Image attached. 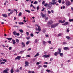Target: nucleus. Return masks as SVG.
<instances>
[{
	"label": "nucleus",
	"mask_w": 73,
	"mask_h": 73,
	"mask_svg": "<svg viewBox=\"0 0 73 73\" xmlns=\"http://www.w3.org/2000/svg\"><path fill=\"white\" fill-rule=\"evenodd\" d=\"M56 0H52V2H50L49 3V4H48V5H47V7H50V6H51L52 5H50V4H52V5H54V4H56V3H57V1H56ZM56 2H55L56 1Z\"/></svg>",
	"instance_id": "f257e3e1"
},
{
	"label": "nucleus",
	"mask_w": 73,
	"mask_h": 73,
	"mask_svg": "<svg viewBox=\"0 0 73 73\" xmlns=\"http://www.w3.org/2000/svg\"><path fill=\"white\" fill-rule=\"evenodd\" d=\"M53 23V21H49L48 22V23H47V25L49 26V25H51Z\"/></svg>",
	"instance_id": "f03ea898"
},
{
	"label": "nucleus",
	"mask_w": 73,
	"mask_h": 73,
	"mask_svg": "<svg viewBox=\"0 0 73 73\" xmlns=\"http://www.w3.org/2000/svg\"><path fill=\"white\" fill-rule=\"evenodd\" d=\"M13 33L15 36H19V35H20L19 33H17L15 31L13 32Z\"/></svg>",
	"instance_id": "7ed1b4c3"
},
{
	"label": "nucleus",
	"mask_w": 73,
	"mask_h": 73,
	"mask_svg": "<svg viewBox=\"0 0 73 73\" xmlns=\"http://www.w3.org/2000/svg\"><path fill=\"white\" fill-rule=\"evenodd\" d=\"M9 71V69L8 68H7L5 70H3V73H8V72Z\"/></svg>",
	"instance_id": "20e7f679"
},
{
	"label": "nucleus",
	"mask_w": 73,
	"mask_h": 73,
	"mask_svg": "<svg viewBox=\"0 0 73 73\" xmlns=\"http://www.w3.org/2000/svg\"><path fill=\"white\" fill-rule=\"evenodd\" d=\"M58 25V23H57L55 25H51V27L53 28H55L56 27H57Z\"/></svg>",
	"instance_id": "39448f33"
},
{
	"label": "nucleus",
	"mask_w": 73,
	"mask_h": 73,
	"mask_svg": "<svg viewBox=\"0 0 73 73\" xmlns=\"http://www.w3.org/2000/svg\"><path fill=\"white\" fill-rule=\"evenodd\" d=\"M25 64H26L25 65V67H27V66H29V62L27 61H25Z\"/></svg>",
	"instance_id": "423d86ee"
},
{
	"label": "nucleus",
	"mask_w": 73,
	"mask_h": 73,
	"mask_svg": "<svg viewBox=\"0 0 73 73\" xmlns=\"http://www.w3.org/2000/svg\"><path fill=\"white\" fill-rule=\"evenodd\" d=\"M59 23H61V24H63L64 23H65V20H63L62 21V20H60L58 21Z\"/></svg>",
	"instance_id": "0eeeda50"
},
{
	"label": "nucleus",
	"mask_w": 73,
	"mask_h": 73,
	"mask_svg": "<svg viewBox=\"0 0 73 73\" xmlns=\"http://www.w3.org/2000/svg\"><path fill=\"white\" fill-rule=\"evenodd\" d=\"M49 55H46V54H45L43 55L42 56V57H44V58L45 57V58H47L48 57H49Z\"/></svg>",
	"instance_id": "6e6552de"
},
{
	"label": "nucleus",
	"mask_w": 73,
	"mask_h": 73,
	"mask_svg": "<svg viewBox=\"0 0 73 73\" xmlns=\"http://www.w3.org/2000/svg\"><path fill=\"white\" fill-rule=\"evenodd\" d=\"M40 15L43 18L45 17H46L45 15L43 14V13H41Z\"/></svg>",
	"instance_id": "1a4fd4ad"
},
{
	"label": "nucleus",
	"mask_w": 73,
	"mask_h": 73,
	"mask_svg": "<svg viewBox=\"0 0 73 73\" xmlns=\"http://www.w3.org/2000/svg\"><path fill=\"white\" fill-rule=\"evenodd\" d=\"M13 10H12L10 12V13H9L8 14V16H10L12 14V13H13Z\"/></svg>",
	"instance_id": "9d476101"
},
{
	"label": "nucleus",
	"mask_w": 73,
	"mask_h": 73,
	"mask_svg": "<svg viewBox=\"0 0 73 73\" xmlns=\"http://www.w3.org/2000/svg\"><path fill=\"white\" fill-rule=\"evenodd\" d=\"M21 58V56H18L15 58V60H20Z\"/></svg>",
	"instance_id": "9b49d317"
},
{
	"label": "nucleus",
	"mask_w": 73,
	"mask_h": 73,
	"mask_svg": "<svg viewBox=\"0 0 73 73\" xmlns=\"http://www.w3.org/2000/svg\"><path fill=\"white\" fill-rule=\"evenodd\" d=\"M61 48H58V54H59L60 53H61Z\"/></svg>",
	"instance_id": "f8f14e48"
},
{
	"label": "nucleus",
	"mask_w": 73,
	"mask_h": 73,
	"mask_svg": "<svg viewBox=\"0 0 73 73\" xmlns=\"http://www.w3.org/2000/svg\"><path fill=\"white\" fill-rule=\"evenodd\" d=\"M2 16H3V17H5V18L7 17V14H2Z\"/></svg>",
	"instance_id": "ddd939ff"
},
{
	"label": "nucleus",
	"mask_w": 73,
	"mask_h": 73,
	"mask_svg": "<svg viewBox=\"0 0 73 73\" xmlns=\"http://www.w3.org/2000/svg\"><path fill=\"white\" fill-rule=\"evenodd\" d=\"M21 44L22 48H24V47H25V44L24 43V42H22L21 43Z\"/></svg>",
	"instance_id": "4468645a"
},
{
	"label": "nucleus",
	"mask_w": 73,
	"mask_h": 73,
	"mask_svg": "<svg viewBox=\"0 0 73 73\" xmlns=\"http://www.w3.org/2000/svg\"><path fill=\"white\" fill-rule=\"evenodd\" d=\"M70 3L69 1H67L66 2V5H70Z\"/></svg>",
	"instance_id": "2eb2a0df"
},
{
	"label": "nucleus",
	"mask_w": 73,
	"mask_h": 73,
	"mask_svg": "<svg viewBox=\"0 0 73 73\" xmlns=\"http://www.w3.org/2000/svg\"><path fill=\"white\" fill-rule=\"evenodd\" d=\"M6 39H7V40H8L9 41H11V40H12V38H7Z\"/></svg>",
	"instance_id": "dca6fc26"
},
{
	"label": "nucleus",
	"mask_w": 73,
	"mask_h": 73,
	"mask_svg": "<svg viewBox=\"0 0 73 73\" xmlns=\"http://www.w3.org/2000/svg\"><path fill=\"white\" fill-rule=\"evenodd\" d=\"M38 29L37 30H38V32H40V31H41V29L40 28V26H38Z\"/></svg>",
	"instance_id": "f3484780"
},
{
	"label": "nucleus",
	"mask_w": 73,
	"mask_h": 73,
	"mask_svg": "<svg viewBox=\"0 0 73 73\" xmlns=\"http://www.w3.org/2000/svg\"><path fill=\"white\" fill-rule=\"evenodd\" d=\"M12 41L13 42V44H14V45H15V44H16V41H15V40L13 39L12 40Z\"/></svg>",
	"instance_id": "a211bd4d"
},
{
	"label": "nucleus",
	"mask_w": 73,
	"mask_h": 73,
	"mask_svg": "<svg viewBox=\"0 0 73 73\" xmlns=\"http://www.w3.org/2000/svg\"><path fill=\"white\" fill-rule=\"evenodd\" d=\"M69 49V48H68V47H65L64 48V49L65 50H67L68 49Z\"/></svg>",
	"instance_id": "6ab92c4d"
},
{
	"label": "nucleus",
	"mask_w": 73,
	"mask_h": 73,
	"mask_svg": "<svg viewBox=\"0 0 73 73\" xmlns=\"http://www.w3.org/2000/svg\"><path fill=\"white\" fill-rule=\"evenodd\" d=\"M60 54V56L61 57H63V56H64V54H63L62 53H60V54Z\"/></svg>",
	"instance_id": "aec40b11"
},
{
	"label": "nucleus",
	"mask_w": 73,
	"mask_h": 73,
	"mask_svg": "<svg viewBox=\"0 0 73 73\" xmlns=\"http://www.w3.org/2000/svg\"><path fill=\"white\" fill-rule=\"evenodd\" d=\"M67 24H68V22H65V23L63 24H62V25H67Z\"/></svg>",
	"instance_id": "412c9836"
},
{
	"label": "nucleus",
	"mask_w": 73,
	"mask_h": 73,
	"mask_svg": "<svg viewBox=\"0 0 73 73\" xmlns=\"http://www.w3.org/2000/svg\"><path fill=\"white\" fill-rule=\"evenodd\" d=\"M15 41L16 42H17V43H19V42H20V41L19 40V39H16L15 40Z\"/></svg>",
	"instance_id": "4be33fe9"
},
{
	"label": "nucleus",
	"mask_w": 73,
	"mask_h": 73,
	"mask_svg": "<svg viewBox=\"0 0 73 73\" xmlns=\"http://www.w3.org/2000/svg\"><path fill=\"white\" fill-rule=\"evenodd\" d=\"M42 43H43V44L44 45H45V44H46V42L45 41L43 40V41Z\"/></svg>",
	"instance_id": "5701e85b"
},
{
	"label": "nucleus",
	"mask_w": 73,
	"mask_h": 73,
	"mask_svg": "<svg viewBox=\"0 0 73 73\" xmlns=\"http://www.w3.org/2000/svg\"><path fill=\"white\" fill-rule=\"evenodd\" d=\"M30 42V41L29 40H28L26 43V45H28L29 43Z\"/></svg>",
	"instance_id": "b1692460"
},
{
	"label": "nucleus",
	"mask_w": 73,
	"mask_h": 73,
	"mask_svg": "<svg viewBox=\"0 0 73 73\" xmlns=\"http://www.w3.org/2000/svg\"><path fill=\"white\" fill-rule=\"evenodd\" d=\"M22 15V13H21V12H20L19 13V14L18 15V16H19V17H20Z\"/></svg>",
	"instance_id": "393cba45"
},
{
	"label": "nucleus",
	"mask_w": 73,
	"mask_h": 73,
	"mask_svg": "<svg viewBox=\"0 0 73 73\" xmlns=\"http://www.w3.org/2000/svg\"><path fill=\"white\" fill-rule=\"evenodd\" d=\"M58 52H56L54 54V56H57L58 55Z\"/></svg>",
	"instance_id": "a878e982"
},
{
	"label": "nucleus",
	"mask_w": 73,
	"mask_h": 73,
	"mask_svg": "<svg viewBox=\"0 0 73 73\" xmlns=\"http://www.w3.org/2000/svg\"><path fill=\"white\" fill-rule=\"evenodd\" d=\"M14 71H13V68H12L11 70V73H13Z\"/></svg>",
	"instance_id": "bb28decb"
},
{
	"label": "nucleus",
	"mask_w": 73,
	"mask_h": 73,
	"mask_svg": "<svg viewBox=\"0 0 73 73\" xmlns=\"http://www.w3.org/2000/svg\"><path fill=\"white\" fill-rule=\"evenodd\" d=\"M66 38H67L68 39H69L70 40V37L69 36H66Z\"/></svg>",
	"instance_id": "cd10ccee"
},
{
	"label": "nucleus",
	"mask_w": 73,
	"mask_h": 73,
	"mask_svg": "<svg viewBox=\"0 0 73 73\" xmlns=\"http://www.w3.org/2000/svg\"><path fill=\"white\" fill-rule=\"evenodd\" d=\"M69 21L70 22H73V19H69Z\"/></svg>",
	"instance_id": "c85d7f7f"
},
{
	"label": "nucleus",
	"mask_w": 73,
	"mask_h": 73,
	"mask_svg": "<svg viewBox=\"0 0 73 73\" xmlns=\"http://www.w3.org/2000/svg\"><path fill=\"white\" fill-rule=\"evenodd\" d=\"M38 2H37V1H35L34 2L33 4H38Z\"/></svg>",
	"instance_id": "c756f323"
},
{
	"label": "nucleus",
	"mask_w": 73,
	"mask_h": 73,
	"mask_svg": "<svg viewBox=\"0 0 73 73\" xmlns=\"http://www.w3.org/2000/svg\"><path fill=\"white\" fill-rule=\"evenodd\" d=\"M39 55V54L38 53H37L34 56V57H37V56H38Z\"/></svg>",
	"instance_id": "7c9ffc66"
},
{
	"label": "nucleus",
	"mask_w": 73,
	"mask_h": 73,
	"mask_svg": "<svg viewBox=\"0 0 73 73\" xmlns=\"http://www.w3.org/2000/svg\"><path fill=\"white\" fill-rule=\"evenodd\" d=\"M19 31L21 33H23V30L22 29H21L19 30Z\"/></svg>",
	"instance_id": "2f4dec72"
},
{
	"label": "nucleus",
	"mask_w": 73,
	"mask_h": 73,
	"mask_svg": "<svg viewBox=\"0 0 73 73\" xmlns=\"http://www.w3.org/2000/svg\"><path fill=\"white\" fill-rule=\"evenodd\" d=\"M25 11L26 12H28V13H30V12H31V11H30L29 10H25Z\"/></svg>",
	"instance_id": "473e14b6"
},
{
	"label": "nucleus",
	"mask_w": 73,
	"mask_h": 73,
	"mask_svg": "<svg viewBox=\"0 0 73 73\" xmlns=\"http://www.w3.org/2000/svg\"><path fill=\"white\" fill-rule=\"evenodd\" d=\"M48 3H46L45 5H44V6H45V7H47L48 6Z\"/></svg>",
	"instance_id": "72a5a7b5"
},
{
	"label": "nucleus",
	"mask_w": 73,
	"mask_h": 73,
	"mask_svg": "<svg viewBox=\"0 0 73 73\" xmlns=\"http://www.w3.org/2000/svg\"><path fill=\"white\" fill-rule=\"evenodd\" d=\"M45 3V1H43L42 3V4L43 5H44Z\"/></svg>",
	"instance_id": "f704fd0d"
},
{
	"label": "nucleus",
	"mask_w": 73,
	"mask_h": 73,
	"mask_svg": "<svg viewBox=\"0 0 73 73\" xmlns=\"http://www.w3.org/2000/svg\"><path fill=\"white\" fill-rule=\"evenodd\" d=\"M2 61H5V62H6L7 61V60L5 59H3Z\"/></svg>",
	"instance_id": "c9c22d12"
},
{
	"label": "nucleus",
	"mask_w": 73,
	"mask_h": 73,
	"mask_svg": "<svg viewBox=\"0 0 73 73\" xmlns=\"http://www.w3.org/2000/svg\"><path fill=\"white\" fill-rule=\"evenodd\" d=\"M66 31L67 32H69V29H67Z\"/></svg>",
	"instance_id": "e433bc0d"
},
{
	"label": "nucleus",
	"mask_w": 73,
	"mask_h": 73,
	"mask_svg": "<svg viewBox=\"0 0 73 73\" xmlns=\"http://www.w3.org/2000/svg\"><path fill=\"white\" fill-rule=\"evenodd\" d=\"M53 58H51L50 59V61H53Z\"/></svg>",
	"instance_id": "4c0bfd02"
},
{
	"label": "nucleus",
	"mask_w": 73,
	"mask_h": 73,
	"mask_svg": "<svg viewBox=\"0 0 73 73\" xmlns=\"http://www.w3.org/2000/svg\"><path fill=\"white\" fill-rule=\"evenodd\" d=\"M31 37H33V36H34V35H33V33L31 34Z\"/></svg>",
	"instance_id": "58836bf2"
},
{
	"label": "nucleus",
	"mask_w": 73,
	"mask_h": 73,
	"mask_svg": "<svg viewBox=\"0 0 73 73\" xmlns=\"http://www.w3.org/2000/svg\"><path fill=\"white\" fill-rule=\"evenodd\" d=\"M40 9V8H39V6H38L37 8V10H38Z\"/></svg>",
	"instance_id": "ea45409f"
},
{
	"label": "nucleus",
	"mask_w": 73,
	"mask_h": 73,
	"mask_svg": "<svg viewBox=\"0 0 73 73\" xmlns=\"http://www.w3.org/2000/svg\"><path fill=\"white\" fill-rule=\"evenodd\" d=\"M26 57H31V56H30V55H27L26 56Z\"/></svg>",
	"instance_id": "a19ab883"
},
{
	"label": "nucleus",
	"mask_w": 73,
	"mask_h": 73,
	"mask_svg": "<svg viewBox=\"0 0 73 73\" xmlns=\"http://www.w3.org/2000/svg\"><path fill=\"white\" fill-rule=\"evenodd\" d=\"M48 17H46L45 18V20H48Z\"/></svg>",
	"instance_id": "79ce46f5"
},
{
	"label": "nucleus",
	"mask_w": 73,
	"mask_h": 73,
	"mask_svg": "<svg viewBox=\"0 0 73 73\" xmlns=\"http://www.w3.org/2000/svg\"><path fill=\"white\" fill-rule=\"evenodd\" d=\"M48 14H50V13H51V12L49 11H48Z\"/></svg>",
	"instance_id": "37998d69"
},
{
	"label": "nucleus",
	"mask_w": 73,
	"mask_h": 73,
	"mask_svg": "<svg viewBox=\"0 0 73 73\" xmlns=\"http://www.w3.org/2000/svg\"><path fill=\"white\" fill-rule=\"evenodd\" d=\"M5 64V62H2L1 63V64Z\"/></svg>",
	"instance_id": "c03bdc74"
},
{
	"label": "nucleus",
	"mask_w": 73,
	"mask_h": 73,
	"mask_svg": "<svg viewBox=\"0 0 73 73\" xmlns=\"http://www.w3.org/2000/svg\"><path fill=\"white\" fill-rule=\"evenodd\" d=\"M43 67L44 68H46V67H47V65H44L43 66Z\"/></svg>",
	"instance_id": "a18cd8bd"
},
{
	"label": "nucleus",
	"mask_w": 73,
	"mask_h": 73,
	"mask_svg": "<svg viewBox=\"0 0 73 73\" xmlns=\"http://www.w3.org/2000/svg\"><path fill=\"white\" fill-rule=\"evenodd\" d=\"M46 71L48 73H50V70H46Z\"/></svg>",
	"instance_id": "49530a36"
},
{
	"label": "nucleus",
	"mask_w": 73,
	"mask_h": 73,
	"mask_svg": "<svg viewBox=\"0 0 73 73\" xmlns=\"http://www.w3.org/2000/svg\"><path fill=\"white\" fill-rule=\"evenodd\" d=\"M14 27L15 28H16V27L18 28V27H19V26H17V25H15Z\"/></svg>",
	"instance_id": "de8ad7c7"
},
{
	"label": "nucleus",
	"mask_w": 73,
	"mask_h": 73,
	"mask_svg": "<svg viewBox=\"0 0 73 73\" xmlns=\"http://www.w3.org/2000/svg\"><path fill=\"white\" fill-rule=\"evenodd\" d=\"M58 3H61V0H59L58 1Z\"/></svg>",
	"instance_id": "09e8293b"
},
{
	"label": "nucleus",
	"mask_w": 73,
	"mask_h": 73,
	"mask_svg": "<svg viewBox=\"0 0 73 73\" xmlns=\"http://www.w3.org/2000/svg\"><path fill=\"white\" fill-rule=\"evenodd\" d=\"M42 32H43V33H45V32H46V30H43Z\"/></svg>",
	"instance_id": "8fccbe9b"
},
{
	"label": "nucleus",
	"mask_w": 73,
	"mask_h": 73,
	"mask_svg": "<svg viewBox=\"0 0 73 73\" xmlns=\"http://www.w3.org/2000/svg\"><path fill=\"white\" fill-rule=\"evenodd\" d=\"M52 7V5H51V6H49L48 7H47V8L48 9H50V7Z\"/></svg>",
	"instance_id": "3c124183"
},
{
	"label": "nucleus",
	"mask_w": 73,
	"mask_h": 73,
	"mask_svg": "<svg viewBox=\"0 0 73 73\" xmlns=\"http://www.w3.org/2000/svg\"><path fill=\"white\" fill-rule=\"evenodd\" d=\"M37 39H36L35 40V43H36V42H37Z\"/></svg>",
	"instance_id": "603ef678"
},
{
	"label": "nucleus",
	"mask_w": 73,
	"mask_h": 73,
	"mask_svg": "<svg viewBox=\"0 0 73 73\" xmlns=\"http://www.w3.org/2000/svg\"><path fill=\"white\" fill-rule=\"evenodd\" d=\"M42 66V65H39L38 68H41V67Z\"/></svg>",
	"instance_id": "864d4df0"
},
{
	"label": "nucleus",
	"mask_w": 73,
	"mask_h": 73,
	"mask_svg": "<svg viewBox=\"0 0 73 73\" xmlns=\"http://www.w3.org/2000/svg\"><path fill=\"white\" fill-rule=\"evenodd\" d=\"M20 72V71H19V69H17V70L16 72Z\"/></svg>",
	"instance_id": "5fc2aeb1"
},
{
	"label": "nucleus",
	"mask_w": 73,
	"mask_h": 73,
	"mask_svg": "<svg viewBox=\"0 0 73 73\" xmlns=\"http://www.w3.org/2000/svg\"><path fill=\"white\" fill-rule=\"evenodd\" d=\"M48 42L49 44H51V41L50 40H49L48 41Z\"/></svg>",
	"instance_id": "6e6d98bb"
},
{
	"label": "nucleus",
	"mask_w": 73,
	"mask_h": 73,
	"mask_svg": "<svg viewBox=\"0 0 73 73\" xmlns=\"http://www.w3.org/2000/svg\"><path fill=\"white\" fill-rule=\"evenodd\" d=\"M43 9H42L41 10V11H44V9H45V8H44V7H42Z\"/></svg>",
	"instance_id": "4d7b16f0"
},
{
	"label": "nucleus",
	"mask_w": 73,
	"mask_h": 73,
	"mask_svg": "<svg viewBox=\"0 0 73 73\" xmlns=\"http://www.w3.org/2000/svg\"><path fill=\"white\" fill-rule=\"evenodd\" d=\"M14 12H17V10L16 9H14Z\"/></svg>",
	"instance_id": "13d9d810"
},
{
	"label": "nucleus",
	"mask_w": 73,
	"mask_h": 73,
	"mask_svg": "<svg viewBox=\"0 0 73 73\" xmlns=\"http://www.w3.org/2000/svg\"><path fill=\"white\" fill-rule=\"evenodd\" d=\"M9 50H11L12 49V47H10L9 48Z\"/></svg>",
	"instance_id": "bf43d9fd"
},
{
	"label": "nucleus",
	"mask_w": 73,
	"mask_h": 73,
	"mask_svg": "<svg viewBox=\"0 0 73 73\" xmlns=\"http://www.w3.org/2000/svg\"><path fill=\"white\" fill-rule=\"evenodd\" d=\"M44 64H48V62H45L44 63Z\"/></svg>",
	"instance_id": "052dcab7"
},
{
	"label": "nucleus",
	"mask_w": 73,
	"mask_h": 73,
	"mask_svg": "<svg viewBox=\"0 0 73 73\" xmlns=\"http://www.w3.org/2000/svg\"><path fill=\"white\" fill-rule=\"evenodd\" d=\"M26 34H27V35H29V32H26Z\"/></svg>",
	"instance_id": "680f3d73"
},
{
	"label": "nucleus",
	"mask_w": 73,
	"mask_h": 73,
	"mask_svg": "<svg viewBox=\"0 0 73 73\" xmlns=\"http://www.w3.org/2000/svg\"><path fill=\"white\" fill-rule=\"evenodd\" d=\"M51 11L52 13H54V11L53 10H51Z\"/></svg>",
	"instance_id": "e2e57ef3"
},
{
	"label": "nucleus",
	"mask_w": 73,
	"mask_h": 73,
	"mask_svg": "<svg viewBox=\"0 0 73 73\" xmlns=\"http://www.w3.org/2000/svg\"><path fill=\"white\" fill-rule=\"evenodd\" d=\"M31 50V48H29L27 50L29 51V50Z\"/></svg>",
	"instance_id": "0e129e2a"
},
{
	"label": "nucleus",
	"mask_w": 73,
	"mask_h": 73,
	"mask_svg": "<svg viewBox=\"0 0 73 73\" xmlns=\"http://www.w3.org/2000/svg\"><path fill=\"white\" fill-rule=\"evenodd\" d=\"M23 23H26V21L25 19H24L23 20Z\"/></svg>",
	"instance_id": "69168bd1"
},
{
	"label": "nucleus",
	"mask_w": 73,
	"mask_h": 73,
	"mask_svg": "<svg viewBox=\"0 0 73 73\" xmlns=\"http://www.w3.org/2000/svg\"><path fill=\"white\" fill-rule=\"evenodd\" d=\"M22 69H23V68L22 67H21L19 68V69H20V70H22Z\"/></svg>",
	"instance_id": "338daca9"
},
{
	"label": "nucleus",
	"mask_w": 73,
	"mask_h": 73,
	"mask_svg": "<svg viewBox=\"0 0 73 73\" xmlns=\"http://www.w3.org/2000/svg\"><path fill=\"white\" fill-rule=\"evenodd\" d=\"M29 38H30L28 37H27V40H29Z\"/></svg>",
	"instance_id": "774afa93"
}]
</instances>
